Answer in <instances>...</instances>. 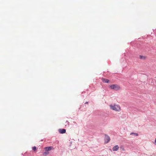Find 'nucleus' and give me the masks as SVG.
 <instances>
[{"instance_id":"nucleus-10","label":"nucleus","mask_w":156,"mask_h":156,"mask_svg":"<svg viewBox=\"0 0 156 156\" xmlns=\"http://www.w3.org/2000/svg\"><path fill=\"white\" fill-rule=\"evenodd\" d=\"M49 154V152H44L43 153V155H47V154Z\"/></svg>"},{"instance_id":"nucleus-12","label":"nucleus","mask_w":156,"mask_h":156,"mask_svg":"<svg viewBox=\"0 0 156 156\" xmlns=\"http://www.w3.org/2000/svg\"><path fill=\"white\" fill-rule=\"evenodd\" d=\"M66 125L67 124L68 125L69 124V122L68 121H66Z\"/></svg>"},{"instance_id":"nucleus-3","label":"nucleus","mask_w":156,"mask_h":156,"mask_svg":"<svg viewBox=\"0 0 156 156\" xmlns=\"http://www.w3.org/2000/svg\"><path fill=\"white\" fill-rule=\"evenodd\" d=\"M105 143H108L109 142L110 140V139L108 135L106 134H105Z\"/></svg>"},{"instance_id":"nucleus-4","label":"nucleus","mask_w":156,"mask_h":156,"mask_svg":"<svg viewBox=\"0 0 156 156\" xmlns=\"http://www.w3.org/2000/svg\"><path fill=\"white\" fill-rule=\"evenodd\" d=\"M119 148V147L118 145H115L112 148V150L113 151H118Z\"/></svg>"},{"instance_id":"nucleus-1","label":"nucleus","mask_w":156,"mask_h":156,"mask_svg":"<svg viewBox=\"0 0 156 156\" xmlns=\"http://www.w3.org/2000/svg\"><path fill=\"white\" fill-rule=\"evenodd\" d=\"M109 106L111 109L115 111H119L120 110V107L118 105L115 104H111Z\"/></svg>"},{"instance_id":"nucleus-14","label":"nucleus","mask_w":156,"mask_h":156,"mask_svg":"<svg viewBox=\"0 0 156 156\" xmlns=\"http://www.w3.org/2000/svg\"><path fill=\"white\" fill-rule=\"evenodd\" d=\"M87 103H88V102H87L86 103H85V104H87Z\"/></svg>"},{"instance_id":"nucleus-13","label":"nucleus","mask_w":156,"mask_h":156,"mask_svg":"<svg viewBox=\"0 0 156 156\" xmlns=\"http://www.w3.org/2000/svg\"><path fill=\"white\" fill-rule=\"evenodd\" d=\"M154 144H156V138H155V142L154 143Z\"/></svg>"},{"instance_id":"nucleus-5","label":"nucleus","mask_w":156,"mask_h":156,"mask_svg":"<svg viewBox=\"0 0 156 156\" xmlns=\"http://www.w3.org/2000/svg\"><path fill=\"white\" fill-rule=\"evenodd\" d=\"M53 148V147H45L44 148V149L46 151H50V150H51Z\"/></svg>"},{"instance_id":"nucleus-9","label":"nucleus","mask_w":156,"mask_h":156,"mask_svg":"<svg viewBox=\"0 0 156 156\" xmlns=\"http://www.w3.org/2000/svg\"><path fill=\"white\" fill-rule=\"evenodd\" d=\"M130 135H135L136 136H138V134L137 133H130Z\"/></svg>"},{"instance_id":"nucleus-2","label":"nucleus","mask_w":156,"mask_h":156,"mask_svg":"<svg viewBox=\"0 0 156 156\" xmlns=\"http://www.w3.org/2000/svg\"><path fill=\"white\" fill-rule=\"evenodd\" d=\"M110 87L112 89L115 90H118L120 89V87L117 84H113L110 86Z\"/></svg>"},{"instance_id":"nucleus-7","label":"nucleus","mask_w":156,"mask_h":156,"mask_svg":"<svg viewBox=\"0 0 156 156\" xmlns=\"http://www.w3.org/2000/svg\"><path fill=\"white\" fill-rule=\"evenodd\" d=\"M102 81L103 82L106 83H108L109 82L108 80L105 79H102Z\"/></svg>"},{"instance_id":"nucleus-11","label":"nucleus","mask_w":156,"mask_h":156,"mask_svg":"<svg viewBox=\"0 0 156 156\" xmlns=\"http://www.w3.org/2000/svg\"><path fill=\"white\" fill-rule=\"evenodd\" d=\"M32 149L34 151H35L36 150V148L35 146H34L32 147Z\"/></svg>"},{"instance_id":"nucleus-8","label":"nucleus","mask_w":156,"mask_h":156,"mask_svg":"<svg viewBox=\"0 0 156 156\" xmlns=\"http://www.w3.org/2000/svg\"><path fill=\"white\" fill-rule=\"evenodd\" d=\"M139 58L140 59H145L146 58L144 56L140 55L139 56Z\"/></svg>"},{"instance_id":"nucleus-6","label":"nucleus","mask_w":156,"mask_h":156,"mask_svg":"<svg viewBox=\"0 0 156 156\" xmlns=\"http://www.w3.org/2000/svg\"><path fill=\"white\" fill-rule=\"evenodd\" d=\"M59 132L62 134L65 133L66 132V130L65 129H60L59 130Z\"/></svg>"}]
</instances>
